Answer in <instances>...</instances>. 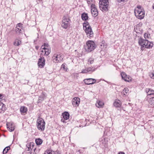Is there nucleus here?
<instances>
[{"instance_id": "obj_1", "label": "nucleus", "mask_w": 154, "mask_h": 154, "mask_svg": "<svg viewBox=\"0 0 154 154\" xmlns=\"http://www.w3.org/2000/svg\"><path fill=\"white\" fill-rule=\"evenodd\" d=\"M86 46L85 49L87 51L89 52L93 51L96 48L95 44L94 42L91 40L88 41L86 43Z\"/></svg>"}, {"instance_id": "obj_2", "label": "nucleus", "mask_w": 154, "mask_h": 154, "mask_svg": "<svg viewBox=\"0 0 154 154\" xmlns=\"http://www.w3.org/2000/svg\"><path fill=\"white\" fill-rule=\"evenodd\" d=\"M45 123L41 118H39L37 121V126L38 129L41 131L44 130L45 128Z\"/></svg>"}, {"instance_id": "obj_3", "label": "nucleus", "mask_w": 154, "mask_h": 154, "mask_svg": "<svg viewBox=\"0 0 154 154\" xmlns=\"http://www.w3.org/2000/svg\"><path fill=\"white\" fill-rule=\"evenodd\" d=\"M134 13L136 17L138 19H143L145 15V11L144 10L137 11V9L134 10Z\"/></svg>"}, {"instance_id": "obj_4", "label": "nucleus", "mask_w": 154, "mask_h": 154, "mask_svg": "<svg viewBox=\"0 0 154 154\" xmlns=\"http://www.w3.org/2000/svg\"><path fill=\"white\" fill-rule=\"evenodd\" d=\"M54 62L55 63L60 62L63 60V55L62 54H54L53 57Z\"/></svg>"}, {"instance_id": "obj_5", "label": "nucleus", "mask_w": 154, "mask_h": 154, "mask_svg": "<svg viewBox=\"0 0 154 154\" xmlns=\"http://www.w3.org/2000/svg\"><path fill=\"white\" fill-rule=\"evenodd\" d=\"M70 20L66 17H64L62 20L61 26L64 29H67L69 25V22Z\"/></svg>"}, {"instance_id": "obj_6", "label": "nucleus", "mask_w": 154, "mask_h": 154, "mask_svg": "<svg viewBox=\"0 0 154 154\" xmlns=\"http://www.w3.org/2000/svg\"><path fill=\"white\" fill-rule=\"evenodd\" d=\"M84 29L87 35V37L91 38L93 36V33L91 26L85 28Z\"/></svg>"}, {"instance_id": "obj_7", "label": "nucleus", "mask_w": 154, "mask_h": 154, "mask_svg": "<svg viewBox=\"0 0 154 154\" xmlns=\"http://www.w3.org/2000/svg\"><path fill=\"white\" fill-rule=\"evenodd\" d=\"M147 42V40L143 39L142 38L140 37L138 39V43L141 46V49L142 50H144L143 48L146 45Z\"/></svg>"}, {"instance_id": "obj_8", "label": "nucleus", "mask_w": 154, "mask_h": 154, "mask_svg": "<svg viewBox=\"0 0 154 154\" xmlns=\"http://www.w3.org/2000/svg\"><path fill=\"white\" fill-rule=\"evenodd\" d=\"M91 12L92 16L95 17H96L98 15V12L96 8L95 7V5L92 4L91 5Z\"/></svg>"}, {"instance_id": "obj_9", "label": "nucleus", "mask_w": 154, "mask_h": 154, "mask_svg": "<svg viewBox=\"0 0 154 154\" xmlns=\"http://www.w3.org/2000/svg\"><path fill=\"white\" fill-rule=\"evenodd\" d=\"M63 118L61 119V122L63 123H66V120H67L69 118V113L67 112H65L62 113Z\"/></svg>"}, {"instance_id": "obj_10", "label": "nucleus", "mask_w": 154, "mask_h": 154, "mask_svg": "<svg viewBox=\"0 0 154 154\" xmlns=\"http://www.w3.org/2000/svg\"><path fill=\"white\" fill-rule=\"evenodd\" d=\"M84 82L87 85H92L96 82V80L93 79H85Z\"/></svg>"}, {"instance_id": "obj_11", "label": "nucleus", "mask_w": 154, "mask_h": 154, "mask_svg": "<svg viewBox=\"0 0 154 154\" xmlns=\"http://www.w3.org/2000/svg\"><path fill=\"white\" fill-rule=\"evenodd\" d=\"M47 45V44H46V43H44V45H42L41 48V49H42V54L46 56L48 55V49L45 48L46 47H48Z\"/></svg>"}, {"instance_id": "obj_12", "label": "nucleus", "mask_w": 154, "mask_h": 154, "mask_svg": "<svg viewBox=\"0 0 154 154\" xmlns=\"http://www.w3.org/2000/svg\"><path fill=\"white\" fill-rule=\"evenodd\" d=\"M38 66L40 68H42L45 65V60L44 58L41 57L39 59L38 63Z\"/></svg>"}, {"instance_id": "obj_13", "label": "nucleus", "mask_w": 154, "mask_h": 154, "mask_svg": "<svg viewBox=\"0 0 154 154\" xmlns=\"http://www.w3.org/2000/svg\"><path fill=\"white\" fill-rule=\"evenodd\" d=\"M7 126L8 130L10 132L13 131L15 129V128L14 125L11 123H7Z\"/></svg>"}, {"instance_id": "obj_14", "label": "nucleus", "mask_w": 154, "mask_h": 154, "mask_svg": "<svg viewBox=\"0 0 154 154\" xmlns=\"http://www.w3.org/2000/svg\"><path fill=\"white\" fill-rule=\"evenodd\" d=\"M72 102L73 105H75V106L77 105L78 106L80 102V99L79 97H74L72 100Z\"/></svg>"}, {"instance_id": "obj_15", "label": "nucleus", "mask_w": 154, "mask_h": 154, "mask_svg": "<svg viewBox=\"0 0 154 154\" xmlns=\"http://www.w3.org/2000/svg\"><path fill=\"white\" fill-rule=\"evenodd\" d=\"M103 5L109 6V2L108 0H99V5Z\"/></svg>"}, {"instance_id": "obj_16", "label": "nucleus", "mask_w": 154, "mask_h": 154, "mask_svg": "<svg viewBox=\"0 0 154 154\" xmlns=\"http://www.w3.org/2000/svg\"><path fill=\"white\" fill-rule=\"evenodd\" d=\"M21 29H22V28L20 27V26L17 25L15 28V32L17 34H19L21 33L22 34L23 30Z\"/></svg>"}, {"instance_id": "obj_17", "label": "nucleus", "mask_w": 154, "mask_h": 154, "mask_svg": "<svg viewBox=\"0 0 154 154\" xmlns=\"http://www.w3.org/2000/svg\"><path fill=\"white\" fill-rule=\"evenodd\" d=\"M146 91L148 96L151 95H154V90L150 88H146Z\"/></svg>"}, {"instance_id": "obj_18", "label": "nucleus", "mask_w": 154, "mask_h": 154, "mask_svg": "<svg viewBox=\"0 0 154 154\" xmlns=\"http://www.w3.org/2000/svg\"><path fill=\"white\" fill-rule=\"evenodd\" d=\"M146 43V45H145V47L147 48H152L153 45V44L152 42H150L147 40V42Z\"/></svg>"}, {"instance_id": "obj_19", "label": "nucleus", "mask_w": 154, "mask_h": 154, "mask_svg": "<svg viewBox=\"0 0 154 154\" xmlns=\"http://www.w3.org/2000/svg\"><path fill=\"white\" fill-rule=\"evenodd\" d=\"M81 18L83 20H87L88 18V14L85 13H83L81 14Z\"/></svg>"}, {"instance_id": "obj_20", "label": "nucleus", "mask_w": 154, "mask_h": 154, "mask_svg": "<svg viewBox=\"0 0 154 154\" xmlns=\"http://www.w3.org/2000/svg\"><path fill=\"white\" fill-rule=\"evenodd\" d=\"M6 109L5 105L0 101V113L5 111Z\"/></svg>"}, {"instance_id": "obj_21", "label": "nucleus", "mask_w": 154, "mask_h": 154, "mask_svg": "<svg viewBox=\"0 0 154 154\" xmlns=\"http://www.w3.org/2000/svg\"><path fill=\"white\" fill-rule=\"evenodd\" d=\"M121 76H122V78L125 81L127 82H129L128 80L127 79V75H126L125 73L124 72H122L121 74Z\"/></svg>"}, {"instance_id": "obj_22", "label": "nucleus", "mask_w": 154, "mask_h": 154, "mask_svg": "<svg viewBox=\"0 0 154 154\" xmlns=\"http://www.w3.org/2000/svg\"><path fill=\"white\" fill-rule=\"evenodd\" d=\"M108 6L106 5H99V8L100 9L103 11H108Z\"/></svg>"}, {"instance_id": "obj_23", "label": "nucleus", "mask_w": 154, "mask_h": 154, "mask_svg": "<svg viewBox=\"0 0 154 154\" xmlns=\"http://www.w3.org/2000/svg\"><path fill=\"white\" fill-rule=\"evenodd\" d=\"M104 103L103 102L100 100L97 101V103H96V106L98 108L102 107Z\"/></svg>"}, {"instance_id": "obj_24", "label": "nucleus", "mask_w": 154, "mask_h": 154, "mask_svg": "<svg viewBox=\"0 0 154 154\" xmlns=\"http://www.w3.org/2000/svg\"><path fill=\"white\" fill-rule=\"evenodd\" d=\"M21 43V41L17 39H16L15 41L14 42V45L15 46H19Z\"/></svg>"}, {"instance_id": "obj_25", "label": "nucleus", "mask_w": 154, "mask_h": 154, "mask_svg": "<svg viewBox=\"0 0 154 154\" xmlns=\"http://www.w3.org/2000/svg\"><path fill=\"white\" fill-rule=\"evenodd\" d=\"M88 72L91 73L95 70V68L94 67H91L87 68Z\"/></svg>"}, {"instance_id": "obj_26", "label": "nucleus", "mask_w": 154, "mask_h": 154, "mask_svg": "<svg viewBox=\"0 0 154 154\" xmlns=\"http://www.w3.org/2000/svg\"><path fill=\"white\" fill-rule=\"evenodd\" d=\"M20 110L21 113H26L27 111V109L25 106H22L20 108Z\"/></svg>"}, {"instance_id": "obj_27", "label": "nucleus", "mask_w": 154, "mask_h": 154, "mask_svg": "<svg viewBox=\"0 0 154 154\" xmlns=\"http://www.w3.org/2000/svg\"><path fill=\"white\" fill-rule=\"evenodd\" d=\"M120 101L119 100H116L114 103V105L116 107H119L121 105L120 103Z\"/></svg>"}, {"instance_id": "obj_28", "label": "nucleus", "mask_w": 154, "mask_h": 154, "mask_svg": "<svg viewBox=\"0 0 154 154\" xmlns=\"http://www.w3.org/2000/svg\"><path fill=\"white\" fill-rule=\"evenodd\" d=\"M149 103L152 106H154V97H151L149 100Z\"/></svg>"}, {"instance_id": "obj_29", "label": "nucleus", "mask_w": 154, "mask_h": 154, "mask_svg": "<svg viewBox=\"0 0 154 154\" xmlns=\"http://www.w3.org/2000/svg\"><path fill=\"white\" fill-rule=\"evenodd\" d=\"M35 141L36 144L38 145H41L42 142V140L40 138L36 139L35 140Z\"/></svg>"}, {"instance_id": "obj_30", "label": "nucleus", "mask_w": 154, "mask_h": 154, "mask_svg": "<svg viewBox=\"0 0 154 154\" xmlns=\"http://www.w3.org/2000/svg\"><path fill=\"white\" fill-rule=\"evenodd\" d=\"M94 58H92V57L90 58L88 60V64H92L94 63Z\"/></svg>"}, {"instance_id": "obj_31", "label": "nucleus", "mask_w": 154, "mask_h": 154, "mask_svg": "<svg viewBox=\"0 0 154 154\" xmlns=\"http://www.w3.org/2000/svg\"><path fill=\"white\" fill-rule=\"evenodd\" d=\"M34 146V143H30L27 146L28 149H32Z\"/></svg>"}, {"instance_id": "obj_32", "label": "nucleus", "mask_w": 154, "mask_h": 154, "mask_svg": "<svg viewBox=\"0 0 154 154\" xmlns=\"http://www.w3.org/2000/svg\"><path fill=\"white\" fill-rule=\"evenodd\" d=\"M10 149V147L9 146L6 147L4 149L3 151V154H6L7 153L8 151Z\"/></svg>"}, {"instance_id": "obj_33", "label": "nucleus", "mask_w": 154, "mask_h": 154, "mask_svg": "<svg viewBox=\"0 0 154 154\" xmlns=\"http://www.w3.org/2000/svg\"><path fill=\"white\" fill-rule=\"evenodd\" d=\"M83 28L84 29L85 28L88 27V26H91L89 25L88 22L87 21L85 22L83 24Z\"/></svg>"}, {"instance_id": "obj_34", "label": "nucleus", "mask_w": 154, "mask_h": 154, "mask_svg": "<svg viewBox=\"0 0 154 154\" xmlns=\"http://www.w3.org/2000/svg\"><path fill=\"white\" fill-rule=\"evenodd\" d=\"M149 36L150 35L148 33H145L144 35V37L146 39L147 38H148Z\"/></svg>"}, {"instance_id": "obj_35", "label": "nucleus", "mask_w": 154, "mask_h": 154, "mask_svg": "<svg viewBox=\"0 0 154 154\" xmlns=\"http://www.w3.org/2000/svg\"><path fill=\"white\" fill-rule=\"evenodd\" d=\"M137 8H138V10H137V11L144 10L142 7L140 5H137Z\"/></svg>"}, {"instance_id": "obj_36", "label": "nucleus", "mask_w": 154, "mask_h": 154, "mask_svg": "<svg viewBox=\"0 0 154 154\" xmlns=\"http://www.w3.org/2000/svg\"><path fill=\"white\" fill-rule=\"evenodd\" d=\"M61 68H63L64 70L65 71H67V69H68V68L66 67H65V65L64 64H63L62 66H61Z\"/></svg>"}, {"instance_id": "obj_37", "label": "nucleus", "mask_w": 154, "mask_h": 154, "mask_svg": "<svg viewBox=\"0 0 154 154\" xmlns=\"http://www.w3.org/2000/svg\"><path fill=\"white\" fill-rule=\"evenodd\" d=\"M88 72V70H87V68H86L85 69H83L81 72V73H86Z\"/></svg>"}, {"instance_id": "obj_38", "label": "nucleus", "mask_w": 154, "mask_h": 154, "mask_svg": "<svg viewBox=\"0 0 154 154\" xmlns=\"http://www.w3.org/2000/svg\"><path fill=\"white\" fill-rule=\"evenodd\" d=\"M149 76L151 78L154 79V73H152L149 74Z\"/></svg>"}, {"instance_id": "obj_39", "label": "nucleus", "mask_w": 154, "mask_h": 154, "mask_svg": "<svg viewBox=\"0 0 154 154\" xmlns=\"http://www.w3.org/2000/svg\"><path fill=\"white\" fill-rule=\"evenodd\" d=\"M49 154H55L54 152V151L50 150L49 149Z\"/></svg>"}, {"instance_id": "obj_40", "label": "nucleus", "mask_w": 154, "mask_h": 154, "mask_svg": "<svg viewBox=\"0 0 154 154\" xmlns=\"http://www.w3.org/2000/svg\"><path fill=\"white\" fill-rule=\"evenodd\" d=\"M128 91V89L127 88H125L124 89V91H125L126 93H127V91Z\"/></svg>"}, {"instance_id": "obj_41", "label": "nucleus", "mask_w": 154, "mask_h": 154, "mask_svg": "<svg viewBox=\"0 0 154 154\" xmlns=\"http://www.w3.org/2000/svg\"><path fill=\"white\" fill-rule=\"evenodd\" d=\"M17 25L20 26V27L22 28V26L23 25V24L22 23H18L17 24Z\"/></svg>"}, {"instance_id": "obj_42", "label": "nucleus", "mask_w": 154, "mask_h": 154, "mask_svg": "<svg viewBox=\"0 0 154 154\" xmlns=\"http://www.w3.org/2000/svg\"><path fill=\"white\" fill-rule=\"evenodd\" d=\"M28 151H29V153H31L32 152V149H28Z\"/></svg>"}, {"instance_id": "obj_43", "label": "nucleus", "mask_w": 154, "mask_h": 154, "mask_svg": "<svg viewBox=\"0 0 154 154\" xmlns=\"http://www.w3.org/2000/svg\"><path fill=\"white\" fill-rule=\"evenodd\" d=\"M117 2H123L125 0H117Z\"/></svg>"}, {"instance_id": "obj_44", "label": "nucleus", "mask_w": 154, "mask_h": 154, "mask_svg": "<svg viewBox=\"0 0 154 154\" xmlns=\"http://www.w3.org/2000/svg\"><path fill=\"white\" fill-rule=\"evenodd\" d=\"M118 154H125L124 152H119Z\"/></svg>"}, {"instance_id": "obj_45", "label": "nucleus", "mask_w": 154, "mask_h": 154, "mask_svg": "<svg viewBox=\"0 0 154 154\" xmlns=\"http://www.w3.org/2000/svg\"><path fill=\"white\" fill-rule=\"evenodd\" d=\"M44 154H48V150H47L45 152Z\"/></svg>"}, {"instance_id": "obj_46", "label": "nucleus", "mask_w": 154, "mask_h": 154, "mask_svg": "<svg viewBox=\"0 0 154 154\" xmlns=\"http://www.w3.org/2000/svg\"><path fill=\"white\" fill-rule=\"evenodd\" d=\"M35 48L37 50L38 49L39 47L38 46H36Z\"/></svg>"}, {"instance_id": "obj_47", "label": "nucleus", "mask_w": 154, "mask_h": 154, "mask_svg": "<svg viewBox=\"0 0 154 154\" xmlns=\"http://www.w3.org/2000/svg\"><path fill=\"white\" fill-rule=\"evenodd\" d=\"M90 1H92V0H88L87 1L88 3Z\"/></svg>"}, {"instance_id": "obj_48", "label": "nucleus", "mask_w": 154, "mask_h": 154, "mask_svg": "<svg viewBox=\"0 0 154 154\" xmlns=\"http://www.w3.org/2000/svg\"><path fill=\"white\" fill-rule=\"evenodd\" d=\"M35 150H36V148H35L34 149H33L34 152H35ZM35 153V154H36V153Z\"/></svg>"}, {"instance_id": "obj_49", "label": "nucleus", "mask_w": 154, "mask_h": 154, "mask_svg": "<svg viewBox=\"0 0 154 154\" xmlns=\"http://www.w3.org/2000/svg\"><path fill=\"white\" fill-rule=\"evenodd\" d=\"M152 8L153 9H154V3H153V5H152Z\"/></svg>"}, {"instance_id": "obj_50", "label": "nucleus", "mask_w": 154, "mask_h": 154, "mask_svg": "<svg viewBox=\"0 0 154 154\" xmlns=\"http://www.w3.org/2000/svg\"><path fill=\"white\" fill-rule=\"evenodd\" d=\"M127 79L129 81V80L131 81V80H129V78L128 77H127ZM129 81L130 82V81Z\"/></svg>"}, {"instance_id": "obj_51", "label": "nucleus", "mask_w": 154, "mask_h": 154, "mask_svg": "<svg viewBox=\"0 0 154 154\" xmlns=\"http://www.w3.org/2000/svg\"><path fill=\"white\" fill-rule=\"evenodd\" d=\"M41 98V97H40L39 98V100H41V99H40Z\"/></svg>"}]
</instances>
